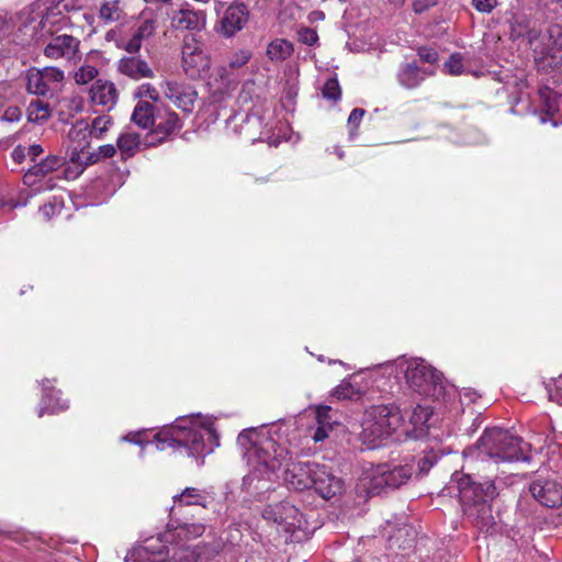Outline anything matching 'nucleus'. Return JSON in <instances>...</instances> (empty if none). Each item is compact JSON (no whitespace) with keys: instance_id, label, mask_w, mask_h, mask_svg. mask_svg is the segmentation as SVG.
Here are the masks:
<instances>
[{"instance_id":"f257e3e1","label":"nucleus","mask_w":562,"mask_h":562,"mask_svg":"<svg viewBox=\"0 0 562 562\" xmlns=\"http://www.w3.org/2000/svg\"><path fill=\"white\" fill-rule=\"evenodd\" d=\"M528 443L508 430L494 427L485 429L476 443L463 451L465 465L454 472L456 484L464 516L479 529L490 531L495 525L492 502L498 495L494 480H486L481 472L485 465L494 467L501 461H527Z\"/></svg>"},{"instance_id":"f03ea898","label":"nucleus","mask_w":562,"mask_h":562,"mask_svg":"<svg viewBox=\"0 0 562 562\" xmlns=\"http://www.w3.org/2000/svg\"><path fill=\"white\" fill-rule=\"evenodd\" d=\"M245 454L252 462L254 469L243 479V486L249 493L268 490L266 482L286 463L289 451L269 436L258 434L255 429L243 430L237 438Z\"/></svg>"},{"instance_id":"7ed1b4c3","label":"nucleus","mask_w":562,"mask_h":562,"mask_svg":"<svg viewBox=\"0 0 562 562\" xmlns=\"http://www.w3.org/2000/svg\"><path fill=\"white\" fill-rule=\"evenodd\" d=\"M158 450L172 448L188 457L200 458L213 451L217 438L210 428L171 426L156 434Z\"/></svg>"},{"instance_id":"20e7f679","label":"nucleus","mask_w":562,"mask_h":562,"mask_svg":"<svg viewBox=\"0 0 562 562\" xmlns=\"http://www.w3.org/2000/svg\"><path fill=\"white\" fill-rule=\"evenodd\" d=\"M414 457L405 464H379L367 487L369 495H380L406 484L414 472Z\"/></svg>"},{"instance_id":"39448f33","label":"nucleus","mask_w":562,"mask_h":562,"mask_svg":"<svg viewBox=\"0 0 562 562\" xmlns=\"http://www.w3.org/2000/svg\"><path fill=\"white\" fill-rule=\"evenodd\" d=\"M405 379L415 392L427 397L439 396L445 389L442 373L424 360L409 361L405 371Z\"/></svg>"},{"instance_id":"423d86ee","label":"nucleus","mask_w":562,"mask_h":562,"mask_svg":"<svg viewBox=\"0 0 562 562\" xmlns=\"http://www.w3.org/2000/svg\"><path fill=\"white\" fill-rule=\"evenodd\" d=\"M55 15L54 9L47 8L44 14L43 10H23L11 16L10 21H14V34L22 35H55L60 29H54L56 21L52 18Z\"/></svg>"},{"instance_id":"0eeeda50","label":"nucleus","mask_w":562,"mask_h":562,"mask_svg":"<svg viewBox=\"0 0 562 562\" xmlns=\"http://www.w3.org/2000/svg\"><path fill=\"white\" fill-rule=\"evenodd\" d=\"M205 531L203 524H180L176 527L169 528L159 539L161 542L179 546V550L172 554L176 562H195L198 554L190 550L189 547H183L182 542L195 539L202 536Z\"/></svg>"},{"instance_id":"6e6552de","label":"nucleus","mask_w":562,"mask_h":562,"mask_svg":"<svg viewBox=\"0 0 562 562\" xmlns=\"http://www.w3.org/2000/svg\"><path fill=\"white\" fill-rule=\"evenodd\" d=\"M182 68L189 78H204L211 60L196 37H187L182 46Z\"/></svg>"},{"instance_id":"1a4fd4ad","label":"nucleus","mask_w":562,"mask_h":562,"mask_svg":"<svg viewBox=\"0 0 562 562\" xmlns=\"http://www.w3.org/2000/svg\"><path fill=\"white\" fill-rule=\"evenodd\" d=\"M312 473V487L324 499H330L341 494L344 488L342 480L335 475L325 464L316 463Z\"/></svg>"},{"instance_id":"9d476101","label":"nucleus","mask_w":562,"mask_h":562,"mask_svg":"<svg viewBox=\"0 0 562 562\" xmlns=\"http://www.w3.org/2000/svg\"><path fill=\"white\" fill-rule=\"evenodd\" d=\"M316 462H290L284 464L283 481L286 486L295 491L311 488Z\"/></svg>"},{"instance_id":"9b49d317","label":"nucleus","mask_w":562,"mask_h":562,"mask_svg":"<svg viewBox=\"0 0 562 562\" xmlns=\"http://www.w3.org/2000/svg\"><path fill=\"white\" fill-rule=\"evenodd\" d=\"M164 94L177 108L188 113L192 112L193 104L198 98V92L192 86L177 81H167L164 88Z\"/></svg>"},{"instance_id":"f8f14e48","label":"nucleus","mask_w":562,"mask_h":562,"mask_svg":"<svg viewBox=\"0 0 562 562\" xmlns=\"http://www.w3.org/2000/svg\"><path fill=\"white\" fill-rule=\"evenodd\" d=\"M532 497L541 505L554 508L562 504V486L554 481H536L529 486Z\"/></svg>"},{"instance_id":"ddd939ff","label":"nucleus","mask_w":562,"mask_h":562,"mask_svg":"<svg viewBox=\"0 0 562 562\" xmlns=\"http://www.w3.org/2000/svg\"><path fill=\"white\" fill-rule=\"evenodd\" d=\"M374 423L393 434L403 423V415L394 404L374 405L366 414Z\"/></svg>"},{"instance_id":"4468645a","label":"nucleus","mask_w":562,"mask_h":562,"mask_svg":"<svg viewBox=\"0 0 562 562\" xmlns=\"http://www.w3.org/2000/svg\"><path fill=\"white\" fill-rule=\"evenodd\" d=\"M529 44L551 67L562 64V37H530Z\"/></svg>"},{"instance_id":"2eb2a0df","label":"nucleus","mask_w":562,"mask_h":562,"mask_svg":"<svg viewBox=\"0 0 562 562\" xmlns=\"http://www.w3.org/2000/svg\"><path fill=\"white\" fill-rule=\"evenodd\" d=\"M64 164L65 159L63 157L49 155L26 170L23 182L29 187L35 186L40 180L61 168Z\"/></svg>"},{"instance_id":"dca6fc26","label":"nucleus","mask_w":562,"mask_h":562,"mask_svg":"<svg viewBox=\"0 0 562 562\" xmlns=\"http://www.w3.org/2000/svg\"><path fill=\"white\" fill-rule=\"evenodd\" d=\"M90 100L93 104L102 105L108 110L114 108L119 99V91L112 81L98 79L90 90Z\"/></svg>"},{"instance_id":"f3484780","label":"nucleus","mask_w":562,"mask_h":562,"mask_svg":"<svg viewBox=\"0 0 562 562\" xmlns=\"http://www.w3.org/2000/svg\"><path fill=\"white\" fill-rule=\"evenodd\" d=\"M249 20V10L244 2H234L225 11L222 26L225 35H234L246 25Z\"/></svg>"},{"instance_id":"a211bd4d","label":"nucleus","mask_w":562,"mask_h":562,"mask_svg":"<svg viewBox=\"0 0 562 562\" xmlns=\"http://www.w3.org/2000/svg\"><path fill=\"white\" fill-rule=\"evenodd\" d=\"M175 503L184 506L199 505L203 508L214 507V497L210 492L195 487H186L180 494L173 496Z\"/></svg>"},{"instance_id":"6ab92c4d","label":"nucleus","mask_w":562,"mask_h":562,"mask_svg":"<svg viewBox=\"0 0 562 562\" xmlns=\"http://www.w3.org/2000/svg\"><path fill=\"white\" fill-rule=\"evenodd\" d=\"M182 123L179 115L172 111L160 112V119H157L153 126V134L157 136L159 143L164 142L173 133L180 131Z\"/></svg>"},{"instance_id":"aec40b11","label":"nucleus","mask_w":562,"mask_h":562,"mask_svg":"<svg viewBox=\"0 0 562 562\" xmlns=\"http://www.w3.org/2000/svg\"><path fill=\"white\" fill-rule=\"evenodd\" d=\"M78 45L77 37H55L54 42L45 47L44 53L50 58L66 57L72 59L78 53Z\"/></svg>"},{"instance_id":"412c9836","label":"nucleus","mask_w":562,"mask_h":562,"mask_svg":"<svg viewBox=\"0 0 562 562\" xmlns=\"http://www.w3.org/2000/svg\"><path fill=\"white\" fill-rule=\"evenodd\" d=\"M392 434L386 429H383L381 425L374 423L371 418L366 415V419L362 423L361 439L363 445L369 449H374L382 445Z\"/></svg>"},{"instance_id":"4be33fe9","label":"nucleus","mask_w":562,"mask_h":562,"mask_svg":"<svg viewBox=\"0 0 562 562\" xmlns=\"http://www.w3.org/2000/svg\"><path fill=\"white\" fill-rule=\"evenodd\" d=\"M157 119H160V110L143 100L137 102L131 117L132 122L144 130L153 127Z\"/></svg>"},{"instance_id":"5701e85b","label":"nucleus","mask_w":562,"mask_h":562,"mask_svg":"<svg viewBox=\"0 0 562 562\" xmlns=\"http://www.w3.org/2000/svg\"><path fill=\"white\" fill-rule=\"evenodd\" d=\"M432 71L427 68H420L415 63L406 64L398 72L400 83L407 88L414 89L418 87L427 76H431Z\"/></svg>"},{"instance_id":"b1692460","label":"nucleus","mask_w":562,"mask_h":562,"mask_svg":"<svg viewBox=\"0 0 562 562\" xmlns=\"http://www.w3.org/2000/svg\"><path fill=\"white\" fill-rule=\"evenodd\" d=\"M252 54L248 49H239L235 52L228 60V65L218 69V75L223 85L231 86L235 80L232 78L229 70L238 69L245 66L251 58Z\"/></svg>"},{"instance_id":"393cba45","label":"nucleus","mask_w":562,"mask_h":562,"mask_svg":"<svg viewBox=\"0 0 562 562\" xmlns=\"http://www.w3.org/2000/svg\"><path fill=\"white\" fill-rule=\"evenodd\" d=\"M119 70L132 78L153 77V70L146 61L135 57H123L119 63Z\"/></svg>"},{"instance_id":"a878e982","label":"nucleus","mask_w":562,"mask_h":562,"mask_svg":"<svg viewBox=\"0 0 562 562\" xmlns=\"http://www.w3.org/2000/svg\"><path fill=\"white\" fill-rule=\"evenodd\" d=\"M280 510L282 519H280L279 525L284 526L286 531L294 528H302L303 522V514L299 510L296 506L288 501L280 502Z\"/></svg>"},{"instance_id":"bb28decb","label":"nucleus","mask_w":562,"mask_h":562,"mask_svg":"<svg viewBox=\"0 0 562 562\" xmlns=\"http://www.w3.org/2000/svg\"><path fill=\"white\" fill-rule=\"evenodd\" d=\"M294 52L293 44L285 37H274L267 45V56L271 61L279 63L289 58Z\"/></svg>"},{"instance_id":"cd10ccee","label":"nucleus","mask_w":562,"mask_h":562,"mask_svg":"<svg viewBox=\"0 0 562 562\" xmlns=\"http://www.w3.org/2000/svg\"><path fill=\"white\" fill-rule=\"evenodd\" d=\"M111 124L112 120L110 116L100 115L92 121L91 125H88L83 121L77 122L75 128H78V133L89 131L91 136L101 139Z\"/></svg>"},{"instance_id":"c85d7f7f","label":"nucleus","mask_w":562,"mask_h":562,"mask_svg":"<svg viewBox=\"0 0 562 562\" xmlns=\"http://www.w3.org/2000/svg\"><path fill=\"white\" fill-rule=\"evenodd\" d=\"M140 144V136L137 133H125L119 136L116 147L121 151L122 157L128 158L134 156L135 150Z\"/></svg>"},{"instance_id":"c756f323","label":"nucleus","mask_w":562,"mask_h":562,"mask_svg":"<svg viewBox=\"0 0 562 562\" xmlns=\"http://www.w3.org/2000/svg\"><path fill=\"white\" fill-rule=\"evenodd\" d=\"M27 91L37 95H47L50 91L49 86L44 80L38 69H32L27 74Z\"/></svg>"},{"instance_id":"7c9ffc66","label":"nucleus","mask_w":562,"mask_h":562,"mask_svg":"<svg viewBox=\"0 0 562 562\" xmlns=\"http://www.w3.org/2000/svg\"><path fill=\"white\" fill-rule=\"evenodd\" d=\"M27 115L31 122H44L50 116L49 104L41 100H32L27 108Z\"/></svg>"},{"instance_id":"2f4dec72","label":"nucleus","mask_w":562,"mask_h":562,"mask_svg":"<svg viewBox=\"0 0 562 562\" xmlns=\"http://www.w3.org/2000/svg\"><path fill=\"white\" fill-rule=\"evenodd\" d=\"M532 21L524 15H514L510 20V35H537L533 33Z\"/></svg>"},{"instance_id":"473e14b6","label":"nucleus","mask_w":562,"mask_h":562,"mask_svg":"<svg viewBox=\"0 0 562 562\" xmlns=\"http://www.w3.org/2000/svg\"><path fill=\"white\" fill-rule=\"evenodd\" d=\"M173 23L177 29L190 31H200L201 24L199 15L189 10L181 11L180 15L173 19Z\"/></svg>"},{"instance_id":"72a5a7b5","label":"nucleus","mask_w":562,"mask_h":562,"mask_svg":"<svg viewBox=\"0 0 562 562\" xmlns=\"http://www.w3.org/2000/svg\"><path fill=\"white\" fill-rule=\"evenodd\" d=\"M122 15L123 9L120 0L105 1L100 8V18L105 22L119 21Z\"/></svg>"},{"instance_id":"f704fd0d","label":"nucleus","mask_w":562,"mask_h":562,"mask_svg":"<svg viewBox=\"0 0 562 562\" xmlns=\"http://www.w3.org/2000/svg\"><path fill=\"white\" fill-rule=\"evenodd\" d=\"M539 97L541 99L543 111L548 115H553L558 111L557 93L550 88L543 87L539 89Z\"/></svg>"},{"instance_id":"c9c22d12","label":"nucleus","mask_w":562,"mask_h":562,"mask_svg":"<svg viewBox=\"0 0 562 562\" xmlns=\"http://www.w3.org/2000/svg\"><path fill=\"white\" fill-rule=\"evenodd\" d=\"M322 95L324 99L337 102L341 98V89L336 76L330 77L322 88Z\"/></svg>"},{"instance_id":"e433bc0d","label":"nucleus","mask_w":562,"mask_h":562,"mask_svg":"<svg viewBox=\"0 0 562 562\" xmlns=\"http://www.w3.org/2000/svg\"><path fill=\"white\" fill-rule=\"evenodd\" d=\"M431 415L432 412L428 406L417 405L411 414L409 422L414 428H422L427 424Z\"/></svg>"},{"instance_id":"4c0bfd02","label":"nucleus","mask_w":562,"mask_h":562,"mask_svg":"<svg viewBox=\"0 0 562 562\" xmlns=\"http://www.w3.org/2000/svg\"><path fill=\"white\" fill-rule=\"evenodd\" d=\"M329 407H318L316 412V417L319 426L315 429L313 435V439L316 442L323 441L328 437L327 427L325 425V419L329 413Z\"/></svg>"},{"instance_id":"58836bf2","label":"nucleus","mask_w":562,"mask_h":562,"mask_svg":"<svg viewBox=\"0 0 562 562\" xmlns=\"http://www.w3.org/2000/svg\"><path fill=\"white\" fill-rule=\"evenodd\" d=\"M99 71L91 65L81 66L74 75V79L78 85H87L88 82L95 79Z\"/></svg>"},{"instance_id":"ea45409f","label":"nucleus","mask_w":562,"mask_h":562,"mask_svg":"<svg viewBox=\"0 0 562 562\" xmlns=\"http://www.w3.org/2000/svg\"><path fill=\"white\" fill-rule=\"evenodd\" d=\"M445 68L448 74L452 76H459L463 74L464 66H463V56L460 53H453L450 55L448 60L445 63Z\"/></svg>"},{"instance_id":"a19ab883","label":"nucleus","mask_w":562,"mask_h":562,"mask_svg":"<svg viewBox=\"0 0 562 562\" xmlns=\"http://www.w3.org/2000/svg\"><path fill=\"white\" fill-rule=\"evenodd\" d=\"M438 454L430 450L425 452L423 457H420L417 461L418 474L425 475L429 472V470L437 463Z\"/></svg>"},{"instance_id":"79ce46f5","label":"nucleus","mask_w":562,"mask_h":562,"mask_svg":"<svg viewBox=\"0 0 562 562\" xmlns=\"http://www.w3.org/2000/svg\"><path fill=\"white\" fill-rule=\"evenodd\" d=\"M116 45L124 47L130 54L137 53L142 47V37H115Z\"/></svg>"},{"instance_id":"37998d69","label":"nucleus","mask_w":562,"mask_h":562,"mask_svg":"<svg viewBox=\"0 0 562 562\" xmlns=\"http://www.w3.org/2000/svg\"><path fill=\"white\" fill-rule=\"evenodd\" d=\"M38 70L43 75V78L48 86L50 83H58L64 80V72L56 67H45Z\"/></svg>"},{"instance_id":"c03bdc74","label":"nucleus","mask_w":562,"mask_h":562,"mask_svg":"<svg viewBox=\"0 0 562 562\" xmlns=\"http://www.w3.org/2000/svg\"><path fill=\"white\" fill-rule=\"evenodd\" d=\"M145 97L149 98L154 102H158L160 99L159 92L150 83H144L139 86L134 93V98L136 99H142Z\"/></svg>"},{"instance_id":"a18cd8bd","label":"nucleus","mask_w":562,"mask_h":562,"mask_svg":"<svg viewBox=\"0 0 562 562\" xmlns=\"http://www.w3.org/2000/svg\"><path fill=\"white\" fill-rule=\"evenodd\" d=\"M346 47L353 53L366 52L371 48V43H368L367 37H349Z\"/></svg>"},{"instance_id":"49530a36","label":"nucleus","mask_w":562,"mask_h":562,"mask_svg":"<svg viewBox=\"0 0 562 562\" xmlns=\"http://www.w3.org/2000/svg\"><path fill=\"white\" fill-rule=\"evenodd\" d=\"M280 509V503L268 505L262 510V518L279 525L280 519H282Z\"/></svg>"},{"instance_id":"de8ad7c7","label":"nucleus","mask_w":562,"mask_h":562,"mask_svg":"<svg viewBox=\"0 0 562 562\" xmlns=\"http://www.w3.org/2000/svg\"><path fill=\"white\" fill-rule=\"evenodd\" d=\"M333 395L339 400H350L355 395V389L349 382L342 381L335 387Z\"/></svg>"},{"instance_id":"09e8293b","label":"nucleus","mask_w":562,"mask_h":562,"mask_svg":"<svg viewBox=\"0 0 562 562\" xmlns=\"http://www.w3.org/2000/svg\"><path fill=\"white\" fill-rule=\"evenodd\" d=\"M438 3L439 0H412V9L416 14H422Z\"/></svg>"},{"instance_id":"8fccbe9b","label":"nucleus","mask_w":562,"mask_h":562,"mask_svg":"<svg viewBox=\"0 0 562 562\" xmlns=\"http://www.w3.org/2000/svg\"><path fill=\"white\" fill-rule=\"evenodd\" d=\"M418 56L422 61L428 64H434L438 59V53L435 49L428 47H420L418 49Z\"/></svg>"},{"instance_id":"3c124183","label":"nucleus","mask_w":562,"mask_h":562,"mask_svg":"<svg viewBox=\"0 0 562 562\" xmlns=\"http://www.w3.org/2000/svg\"><path fill=\"white\" fill-rule=\"evenodd\" d=\"M473 7L484 13L491 12L497 4V0H472Z\"/></svg>"},{"instance_id":"603ef678","label":"nucleus","mask_w":562,"mask_h":562,"mask_svg":"<svg viewBox=\"0 0 562 562\" xmlns=\"http://www.w3.org/2000/svg\"><path fill=\"white\" fill-rule=\"evenodd\" d=\"M366 114V111L360 108H356L351 111L348 117V125L351 127H358L360 124L363 115Z\"/></svg>"},{"instance_id":"864d4df0","label":"nucleus","mask_w":562,"mask_h":562,"mask_svg":"<svg viewBox=\"0 0 562 562\" xmlns=\"http://www.w3.org/2000/svg\"><path fill=\"white\" fill-rule=\"evenodd\" d=\"M0 34L13 35L14 34V21H10L5 16L0 14Z\"/></svg>"},{"instance_id":"5fc2aeb1","label":"nucleus","mask_w":562,"mask_h":562,"mask_svg":"<svg viewBox=\"0 0 562 562\" xmlns=\"http://www.w3.org/2000/svg\"><path fill=\"white\" fill-rule=\"evenodd\" d=\"M11 157L16 164L23 162L27 157L26 147L22 145L15 146L11 153Z\"/></svg>"},{"instance_id":"6e6d98bb","label":"nucleus","mask_w":562,"mask_h":562,"mask_svg":"<svg viewBox=\"0 0 562 562\" xmlns=\"http://www.w3.org/2000/svg\"><path fill=\"white\" fill-rule=\"evenodd\" d=\"M116 148H117L116 146L111 145V144L102 145L98 149V155L101 157V159L102 158H111L115 155Z\"/></svg>"},{"instance_id":"4d7b16f0","label":"nucleus","mask_w":562,"mask_h":562,"mask_svg":"<svg viewBox=\"0 0 562 562\" xmlns=\"http://www.w3.org/2000/svg\"><path fill=\"white\" fill-rule=\"evenodd\" d=\"M44 149L40 144H33L26 147V154L31 158L32 161H35L36 158L43 154Z\"/></svg>"},{"instance_id":"13d9d810","label":"nucleus","mask_w":562,"mask_h":562,"mask_svg":"<svg viewBox=\"0 0 562 562\" xmlns=\"http://www.w3.org/2000/svg\"><path fill=\"white\" fill-rule=\"evenodd\" d=\"M153 31V22L151 21H145L139 30L134 34V35H145V33H147V35H150Z\"/></svg>"},{"instance_id":"bf43d9fd","label":"nucleus","mask_w":562,"mask_h":562,"mask_svg":"<svg viewBox=\"0 0 562 562\" xmlns=\"http://www.w3.org/2000/svg\"><path fill=\"white\" fill-rule=\"evenodd\" d=\"M100 159H101V157L98 155V151L90 153L87 155L83 165L85 166L92 165V164L98 162Z\"/></svg>"},{"instance_id":"052dcab7","label":"nucleus","mask_w":562,"mask_h":562,"mask_svg":"<svg viewBox=\"0 0 562 562\" xmlns=\"http://www.w3.org/2000/svg\"><path fill=\"white\" fill-rule=\"evenodd\" d=\"M70 160L78 165H83L85 161L81 160V154L77 150H74L70 155Z\"/></svg>"},{"instance_id":"680f3d73","label":"nucleus","mask_w":562,"mask_h":562,"mask_svg":"<svg viewBox=\"0 0 562 562\" xmlns=\"http://www.w3.org/2000/svg\"><path fill=\"white\" fill-rule=\"evenodd\" d=\"M302 38H303L304 44H306L308 46H314L317 43L319 37H302Z\"/></svg>"},{"instance_id":"e2e57ef3","label":"nucleus","mask_w":562,"mask_h":562,"mask_svg":"<svg viewBox=\"0 0 562 562\" xmlns=\"http://www.w3.org/2000/svg\"><path fill=\"white\" fill-rule=\"evenodd\" d=\"M156 553L159 555H169V550L165 544H162L160 549L156 551Z\"/></svg>"},{"instance_id":"0e129e2a","label":"nucleus","mask_w":562,"mask_h":562,"mask_svg":"<svg viewBox=\"0 0 562 562\" xmlns=\"http://www.w3.org/2000/svg\"><path fill=\"white\" fill-rule=\"evenodd\" d=\"M149 550H150V546H145L144 548H142L137 551V555L143 557V553H147V552H149Z\"/></svg>"},{"instance_id":"69168bd1","label":"nucleus","mask_w":562,"mask_h":562,"mask_svg":"<svg viewBox=\"0 0 562 562\" xmlns=\"http://www.w3.org/2000/svg\"><path fill=\"white\" fill-rule=\"evenodd\" d=\"M252 85H254V83H245V85L243 86V90H241V93H240V98H241V99H244L245 101L247 100V97H246V95H244V94L246 93V89H247V87H248V86H252Z\"/></svg>"},{"instance_id":"338daca9","label":"nucleus","mask_w":562,"mask_h":562,"mask_svg":"<svg viewBox=\"0 0 562 562\" xmlns=\"http://www.w3.org/2000/svg\"><path fill=\"white\" fill-rule=\"evenodd\" d=\"M299 35H316V33L311 29H304V32H299Z\"/></svg>"},{"instance_id":"774afa93","label":"nucleus","mask_w":562,"mask_h":562,"mask_svg":"<svg viewBox=\"0 0 562 562\" xmlns=\"http://www.w3.org/2000/svg\"><path fill=\"white\" fill-rule=\"evenodd\" d=\"M49 384H50L49 380H47V379L43 380L42 385H43L44 391H47L48 389H50Z\"/></svg>"}]
</instances>
